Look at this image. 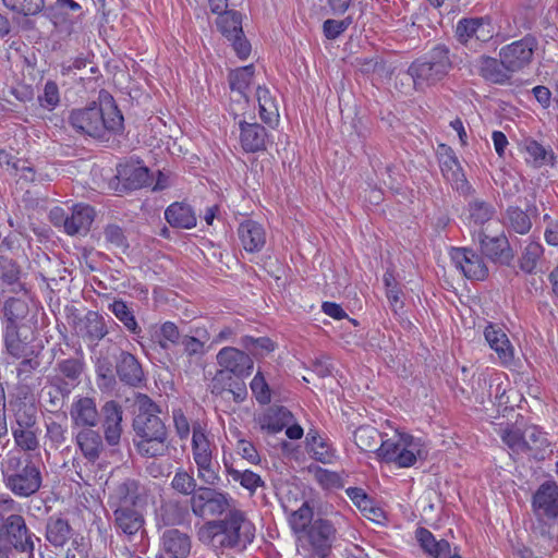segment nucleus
Instances as JSON below:
<instances>
[{
  "label": "nucleus",
  "mask_w": 558,
  "mask_h": 558,
  "mask_svg": "<svg viewBox=\"0 0 558 558\" xmlns=\"http://www.w3.org/2000/svg\"><path fill=\"white\" fill-rule=\"evenodd\" d=\"M254 536V524L236 508L230 509L225 519L208 521L198 530V539L221 553H241L253 542Z\"/></svg>",
  "instance_id": "1"
},
{
  "label": "nucleus",
  "mask_w": 558,
  "mask_h": 558,
  "mask_svg": "<svg viewBox=\"0 0 558 558\" xmlns=\"http://www.w3.org/2000/svg\"><path fill=\"white\" fill-rule=\"evenodd\" d=\"M68 121L76 132L93 137H101L106 131L118 133L123 130V116L113 97L104 90L98 102L73 110Z\"/></svg>",
  "instance_id": "2"
},
{
  "label": "nucleus",
  "mask_w": 558,
  "mask_h": 558,
  "mask_svg": "<svg viewBox=\"0 0 558 558\" xmlns=\"http://www.w3.org/2000/svg\"><path fill=\"white\" fill-rule=\"evenodd\" d=\"M449 48L437 45L424 58L411 63L407 74L412 78L415 89L434 86L442 81L452 68Z\"/></svg>",
  "instance_id": "3"
},
{
  "label": "nucleus",
  "mask_w": 558,
  "mask_h": 558,
  "mask_svg": "<svg viewBox=\"0 0 558 558\" xmlns=\"http://www.w3.org/2000/svg\"><path fill=\"white\" fill-rule=\"evenodd\" d=\"M337 539V529L330 520L318 518L296 537L302 558H327Z\"/></svg>",
  "instance_id": "4"
},
{
  "label": "nucleus",
  "mask_w": 558,
  "mask_h": 558,
  "mask_svg": "<svg viewBox=\"0 0 558 558\" xmlns=\"http://www.w3.org/2000/svg\"><path fill=\"white\" fill-rule=\"evenodd\" d=\"M3 482L15 496L29 497L39 490L43 478L40 470L32 461L23 465L20 456L11 454L3 470Z\"/></svg>",
  "instance_id": "5"
},
{
  "label": "nucleus",
  "mask_w": 558,
  "mask_h": 558,
  "mask_svg": "<svg viewBox=\"0 0 558 558\" xmlns=\"http://www.w3.org/2000/svg\"><path fill=\"white\" fill-rule=\"evenodd\" d=\"M0 538L10 550L15 554L34 558L35 542L40 539L29 530L22 514L12 513L3 515L0 512Z\"/></svg>",
  "instance_id": "6"
},
{
  "label": "nucleus",
  "mask_w": 558,
  "mask_h": 558,
  "mask_svg": "<svg viewBox=\"0 0 558 558\" xmlns=\"http://www.w3.org/2000/svg\"><path fill=\"white\" fill-rule=\"evenodd\" d=\"M377 457L385 462H393L399 468H409L427 454L421 440L411 435H399L398 440H381L376 450Z\"/></svg>",
  "instance_id": "7"
},
{
  "label": "nucleus",
  "mask_w": 558,
  "mask_h": 558,
  "mask_svg": "<svg viewBox=\"0 0 558 558\" xmlns=\"http://www.w3.org/2000/svg\"><path fill=\"white\" fill-rule=\"evenodd\" d=\"M192 454L201 482L217 486L220 483L219 468L214 463L211 445L201 424L193 425Z\"/></svg>",
  "instance_id": "8"
},
{
  "label": "nucleus",
  "mask_w": 558,
  "mask_h": 558,
  "mask_svg": "<svg viewBox=\"0 0 558 558\" xmlns=\"http://www.w3.org/2000/svg\"><path fill=\"white\" fill-rule=\"evenodd\" d=\"M216 486H199L197 492L190 498V507L195 517L206 519L219 517L233 509V498L225 492L218 490Z\"/></svg>",
  "instance_id": "9"
},
{
  "label": "nucleus",
  "mask_w": 558,
  "mask_h": 558,
  "mask_svg": "<svg viewBox=\"0 0 558 558\" xmlns=\"http://www.w3.org/2000/svg\"><path fill=\"white\" fill-rule=\"evenodd\" d=\"M216 359L220 366V369L215 375L217 381H223L230 376L247 377L254 367L251 355L234 347L222 348L217 353Z\"/></svg>",
  "instance_id": "10"
},
{
  "label": "nucleus",
  "mask_w": 558,
  "mask_h": 558,
  "mask_svg": "<svg viewBox=\"0 0 558 558\" xmlns=\"http://www.w3.org/2000/svg\"><path fill=\"white\" fill-rule=\"evenodd\" d=\"M454 32L461 45L474 50L494 37V28L485 17H463L457 23Z\"/></svg>",
  "instance_id": "11"
},
{
  "label": "nucleus",
  "mask_w": 558,
  "mask_h": 558,
  "mask_svg": "<svg viewBox=\"0 0 558 558\" xmlns=\"http://www.w3.org/2000/svg\"><path fill=\"white\" fill-rule=\"evenodd\" d=\"M138 412L133 420V429L137 438L168 434L160 417L158 405L147 396H141L137 401Z\"/></svg>",
  "instance_id": "12"
},
{
  "label": "nucleus",
  "mask_w": 558,
  "mask_h": 558,
  "mask_svg": "<svg viewBox=\"0 0 558 558\" xmlns=\"http://www.w3.org/2000/svg\"><path fill=\"white\" fill-rule=\"evenodd\" d=\"M536 48V38L527 35L520 40L504 46L499 51V58L502 64L513 73L531 63Z\"/></svg>",
  "instance_id": "13"
},
{
  "label": "nucleus",
  "mask_w": 558,
  "mask_h": 558,
  "mask_svg": "<svg viewBox=\"0 0 558 558\" xmlns=\"http://www.w3.org/2000/svg\"><path fill=\"white\" fill-rule=\"evenodd\" d=\"M481 253L496 264L509 266L514 258L508 238L504 232L497 235H489L482 229L477 234Z\"/></svg>",
  "instance_id": "14"
},
{
  "label": "nucleus",
  "mask_w": 558,
  "mask_h": 558,
  "mask_svg": "<svg viewBox=\"0 0 558 558\" xmlns=\"http://www.w3.org/2000/svg\"><path fill=\"white\" fill-rule=\"evenodd\" d=\"M450 258L457 269L471 280H485L488 277V267L483 257L468 247H452Z\"/></svg>",
  "instance_id": "15"
},
{
  "label": "nucleus",
  "mask_w": 558,
  "mask_h": 558,
  "mask_svg": "<svg viewBox=\"0 0 558 558\" xmlns=\"http://www.w3.org/2000/svg\"><path fill=\"white\" fill-rule=\"evenodd\" d=\"M54 369L58 374L49 378V381L62 397H68L72 388L81 381L84 361L78 357L64 359L56 364Z\"/></svg>",
  "instance_id": "16"
},
{
  "label": "nucleus",
  "mask_w": 558,
  "mask_h": 558,
  "mask_svg": "<svg viewBox=\"0 0 558 558\" xmlns=\"http://www.w3.org/2000/svg\"><path fill=\"white\" fill-rule=\"evenodd\" d=\"M146 496V488L135 478H125L112 488L109 495V506L117 508H137Z\"/></svg>",
  "instance_id": "17"
},
{
  "label": "nucleus",
  "mask_w": 558,
  "mask_h": 558,
  "mask_svg": "<svg viewBox=\"0 0 558 558\" xmlns=\"http://www.w3.org/2000/svg\"><path fill=\"white\" fill-rule=\"evenodd\" d=\"M104 437L109 446H117L122 435V407L114 400L107 401L100 410Z\"/></svg>",
  "instance_id": "18"
},
{
  "label": "nucleus",
  "mask_w": 558,
  "mask_h": 558,
  "mask_svg": "<svg viewBox=\"0 0 558 558\" xmlns=\"http://www.w3.org/2000/svg\"><path fill=\"white\" fill-rule=\"evenodd\" d=\"M532 506L538 515L558 518V485L554 481L543 483L533 495Z\"/></svg>",
  "instance_id": "19"
},
{
  "label": "nucleus",
  "mask_w": 558,
  "mask_h": 558,
  "mask_svg": "<svg viewBox=\"0 0 558 558\" xmlns=\"http://www.w3.org/2000/svg\"><path fill=\"white\" fill-rule=\"evenodd\" d=\"M437 157L445 179L454 184L458 190L462 189L466 184V180L453 149L448 145L440 144L437 148Z\"/></svg>",
  "instance_id": "20"
},
{
  "label": "nucleus",
  "mask_w": 558,
  "mask_h": 558,
  "mask_svg": "<svg viewBox=\"0 0 558 558\" xmlns=\"http://www.w3.org/2000/svg\"><path fill=\"white\" fill-rule=\"evenodd\" d=\"M116 373L120 381L131 387H140L145 379L141 363L126 351H121L117 356Z\"/></svg>",
  "instance_id": "21"
},
{
  "label": "nucleus",
  "mask_w": 558,
  "mask_h": 558,
  "mask_svg": "<svg viewBox=\"0 0 558 558\" xmlns=\"http://www.w3.org/2000/svg\"><path fill=\"white\" fill-rule=\"evenodd\" d=\"M191 547V538L186 533L177 529H169L161 536L159 558H186Z\"/></svg>",
  "instance_id": "22"
},
{
  "label": "nucleus",
  "mask_w": 558,
  "mask_h": 558,
  "mask_svg": "<svg viewBox=\"0 0 558 558\" xmlns=\"http://www.w3.org/2000/svg\"><path fill=\"white\" fill-rule=\"evenodd\" d=\"M474 68L480 76L492 84L504 85L511 78L510 70L502 64L501 59L481 56L474 61Z\"/></svg>",
  "instance_id": "23"
},
{
  "label": "nucleus",
  "mask_w": 558,
  "mask_h": 558,
  "mask_svg": "<svg viewBox=\"0 0 558 558\" xmlns=\"http://www.w3.org/2000/svg\"><path fill=\"white\" fill-rule=\"evenodd\" d=\"M72 423L78 427H95L99 422L96 401L89 397H78L70 409Z\"/></svg>",
  "instance_id": "24"
},
{
  "label": "nucleus",
  "mask_w": 558,
  "mask_h": 558,
  "mask_svg": "<svg viewBox=\"0 0 558 558\" xmlns=\"http://www.w3.org/2000/svg\"><path fill=\"white\" fill-rule=\"evenodd\" d=\"M74 530L69 520L59 515H51L45 525V538L54 548L64 547L73 537Z\"/></svg>",
  "instance_id": "25"
},
{
  "label": "nucleus",
  "mask_w": 558,
  "mask_h": 558,
  "mask_svg": "<svg viewBox=\"0 0 558 558\" xmlns=\"http://www.w3.org/2000/svg\"><path fill=\"white\" fill-rule=\"evenodd\" d=\"M31 327H5L3 337L8 354L14 359H22L28 356V352L33 353L27 333Z\"/></svg>",
  "instance_id": "26"
},
{
  "label": "nucleus",
  "mask_w": 558,
  "mask_h": 558,
  "mask_svg": "<svg viewBox=\"0 0 558 558\" xmlns=\"http://www.w3.org/2000/svg\"><path fill=\"white\" fill-rule=\"evenodd\" d=\"M484 337L490 349H493L502 364H510L513 360V348L508 336L501 327L488 324L484 330Z\"/></svg>",
  "instance_id": "27"
},
{
  "label": "nucleus",
  "mask_w": 558,
  "mask_h": 558,
  "mask_svg": "<svg viewBox=\"0 0 558 558\" xmlns=\"http://www.w3.org/2000/svg\"><path fill=\"white\" fill-rule=\"evenodd\" d=\"M240 143L246 153H256L266 148L267 131L258 123L240 121Z\"/></svg>",
  "instance_id": "28"
},
{
  "label": "nucleus",
  "mask_w": 558,
  "mask_h": 558,
  "mask_svg": "<svg viewBox=\"0 0 558 558\" xmlns=\"http://www.w3.org/2000/svg\"><path fill=\"white\" fill-rule=\"evenodd\" d=\"M108 323H113L109 319ZM109 332L107 320L98 312L89 311L81 320L78 333L90 343L97 344Z\"/></svg>",
  "instance_id": "29"
},
{
  "label": "nucleus",
  "mask_w": 558,
  "mask_h": 558,
  "mask_svg": "<svg viewBox=\"0 0 558 558\" xmlns=\"http://www.w3.org/2000/svg\"><path fill=\"white\" fill-rule=\"evenodd\" d=\"M239 239L243 248L250 253L262 251L266 243V231L262 225L253 220L240 223L238 228Z\"/></svg>",
  "instance_id": "30"
},
{
  "label": "nucleus",
  "mask_w": 558,
  "mask_h": 558,
  "mask_svg": "<svg viewBox=\"0 0 558 558\" xmlns=\"http://www.w3.org/2000/svg\"><path fill=\"white\" fill-rule=\"evenodd\" d=\"M95 219V210L92 206L76 204L70 208L66 233L69 235L86 234Z\"/></svg>",
  "instance_id": "31"
},
{
  "label": "nucleus",
  "mask_w": 558,
  "mask_h": 558,
  "mask_svg": "<svg viewBox=\"0 0 558 558\" xmlns=\"http://www.w3.org/2000/svg\"><path fill=\"white\" fill-rule=\"evenodd\" d=\"M117 178L129 190H137L150 184L148 168L138 163L120 165L117 169Z\"/></svg>",
  "instance_id": "32"
},
{
  "label": "nucleus",
  "mask_w": 558,
  "mask_h": 558,
  "mask_svg": "<svg viewBox=\"0 0 558 558\" xmlns=\"http://www.w3.org/2000/svg\"><path fill=\"white\" fill-rule=\"evenodd\" d=\"M22 274V267L16 260L0 255V282L3 290L7 289L12 293L25 290L21 281Z\"/></svg>",
  "instance_id": "33"
},
{
  "label": "nucleus",
  "mask_w": 558,
  "mask_h": 558,
  "mask_svg": "<svg viewBox=\"0 0 558 558\" xmlns=\"http://www.w3.org/2000/svg\"><path fill=\"white\" fill-rule=\"evenodd\" d=\"M116 527L128 536L135 535L144 525V517L137 508L113 509Z\"/></svg>",
  "instance_id": "34"
},
{
  "label": "nucleus",
  "mask_w": 558,
  "mask_h": 558,
  "mask_svg": "<svg viewBox=\"0 0 558 558\" xmlns=\"http://www.w3.org/2000/svg\"><path fill=\"white\" fill-rule=\"evenodd\" d=\"M76 442L84 457L89 461L97 460L104 450L102 437L93 427L80 430L76 435Z\"/></svg>",
  "instance_id": "35"
},
{
  "label": "nucleus",
  "mask_w": 558,
  "mask_h": 558,
  "mask_svg": "<svg viewBox=\"0 0 558 558\" xmlns=\"http://www.w3.org/2000/svg\"><path fill=\"white\" fill-rule=\"evenodd\" d=\"M28 304L21 299L10 298L4 303L5 327H31Z\"/></svg>",
  "instance_id": "36"
},
{
  "label": "nucleus",
  "mask_w": 558,
  "mask_h": 558,
  "mask_svg": "<svg viewBox=\"0 0 558 558\" xmlns=\"http://www.w3.org/2000/svg\"><path fill=\"white\" fill-rule=\"evenodd\" d=\"M165 218L171 227L191 229L196 226V216L190 205L173 203L165 211Z\"/></svg>",
  "instance_id": "37"
},
{
  "label": "nucleus",
  "mask_w": 558,
  "mask_h": 558,
  "mask_svg": "<svg viewBox=\"0 0 558 558\" xmlns=\"http://www.w3.org/2000/svg\"><path fill=\"white\" fill-rule=\"evenodd\" d=\"M504 226L508 232L527 234L533 226L531 215L519 206H509L504 215Z\"/></svg>",
  "instance_id": "38"
},
{
  "label": "nucleus",
  "mask_w": 558,
  "mask_h": 558,
  "mask_svg": "<svg viewBox=\"0 0 558 558\" xmlns=\"http://www.w3.org/2000/svg\"><path fill=\"white\" fill-rule=\"evenodd\" d=\"M226 473L231 477L233 482L239 483L243 488L247 489L251 494H254L258 487L265 485L262 477L250 470H241L234 468L233 463L225 456L222 459Z\"/></svg>",
  "instance_id": "39"
},
{
  "label": "nucleus",
  "mask_w": 558,
  "mask_h": 558,
  "mask_svg": "<svg viewBox=\"0 0 558 558\" xmlns=\"http://www.w3.org/2000/svg\"><path fill=\"white\" fill-rule=\"evenodd\" d=\"M416 538L424 551L434 558H448L451 553L449 542L446 539L437 541L427 529H417Z\"/></svg>",
  "instance_id": "40"
},
{
  "label": "nucleus",
  "mask_w": 558,
  "mask_h": 558,
  "mask_svg": "<svg viewBox=\"0 0 558 558\" xmlns=\"http://www.w3.org/2000/svg\"><path fill=\"white\" fill-rule=\"evenodd\" d=\"M306 447L313 458L322 463H331L335 458V450L331 448V445L316 429L307 432Z\"/></svg>",
  "instance_id": "41"
},
{
  "label": "nucleus",
  "mask_w": 558,
  "mask_h": 558,
  "mask_svg": "<svg viewBox=\"0 0 558 558\" xmlns=\"http://www.w3.org/2000/svg\"><path fill=\"white\" fill-rule=\"evenodd\" d=\"M168 434L134 439L137 452L143 457L156 458L166 456Z\"/></svg>",
  "instance_id": "42"
},
{
  "label": "nucleus",
  "mask_w": 558,
  "mask_h": 558,
  "mask_svg": "<svg viewBox=\"0 0 558 558\" xmlns=\"http://www.w3.org/2000/svg\"><path fill=\"white\" fill-rule=\"evenodd\" d=\"M245 377L230 376L223 381H217L216 376L213 378L211 392L222 395L225 391L232 393L235 402H242L247 397V389L244 383Z\"/></svg>",
  "instance_id": "43"
},
{
  "label": "nucleus",
  "mask_w": 558,
  "mask_h": 558,
  "mask_svg": "<svg viewBox=\"0 0 558 558\" xmlns=\"http://www.w3.org/2000/svg\"><path fill=\"white\" fill-rule=\"evenodd\" d=\"M186 515V509L174 500H168L162 502L157 511V519L159 523L166 526H172L181 524Z\"/></svg>",
  "instance_id": "44"
},
{
  "label": "nucleus",
  "mask_w": 558,
  "mask_h": 558,
  "mask_svg": "<svg viewBox=\"0 0 558 558\" xmlns=\"http://www.w3.org/2000/svg\"><path fill=\"white\" fill-rule=\"evenodd\" d=\"M353 438L361 451L376 453L380 440V433L371 425H364L354 432Z\"/></svg>",
  "instance_id": "45"
},
{
  "label": "nucleus",
  "mask_w": 558,
  "mask_h": 558,
  "mask_svg": "<svg viewBox=\"0 0 558 558\" xmlns=\"http://www.w3.org/2000/svg\"><path fill=\"white\" fill-rule=\"evenodd\" d=\"M108 308L113 315L124 325V327L134 336H140L142 332L133 311L122 300H114L109 304Z\"/></svg>",
  "instance_id": "46"
},
{
  "label": "nucleus",
  "mask_w": 558,
  "mask_h": 558,
  "mask_svg": "<svg viewBox=\"0 0 558 558\" xmlns=\"http://www.w3.org/2000/svg\"><path fill=\"white\" fill-rule=\"evenodd\" d=\"M543 254L544 248L542 244L536 241H530L522 251L519 260L520 269L526 274H534Z\"/></svg>",
  "instance_id": "47"
},
{
  "label": "nucleus",
  "mask_w": 558,
  "mask_h": 558,
  "mask_svg": "<svg viewBox=\"0 0 558 558\" xmlns=\"http://www.w3.org/2000/svg\"><path fill=\"white\" fill-rule=\"evenodd\" d=\"M216 25L219 32L227 38H234L235 35H239L243 32L242 29V16L238 11L230 10L222 14L221 16H217Z\"/></svg>",
  "instance_id": "48"
},
{
  "label": "nucleus",
  "mask_w": 558,
  "mask_h": 558,
  "mask_svg": "<svg viewBox=\"0 0 558 558\" xmlns=\"http://www.w3.org/2000/svg\"><path fill=\"white\" fill-rule=\"evenodd\" d=\"M314 520L313 509L310 507L308 502H303L298 510L291 513L289 522L293 533L298 537L312 525Z\"/></svg>",
  "instance_id": "49"
},
{
  "label": "nucleus",
  "mask_w": 558,
  "mask_h": 558,
  "mask_svg": "<svg viewBox=\"0 0 558 558\" xmlns=\"http://www.w3.org/2000/svg\"><path fill=\"white\" fill-rule=\"evenodd\" d=\"M12 436L15 445L23 451H35L39 448V427L36 428H12Z\"/></svg>",
  "instance_id": "50"
},
{
  "label": "nucleus",
  "mask_w": 558,
  "mask_h": 558,
  "mask_svg": "<svg viewBox=\"0 0 558 558\" xmlns=\"http://www.w3.org/2000/svg\"><path fill=\"white\" fill-rule=\"evenodd\" d=\"M171 487L183 496L192 497L199 486L192 474L183 469H178L171 480Z\"/></svg>",
  "instance_id": "51"
},
{
  "label": "nucleus",
  "mask_w": 558,
  "mask_h": 558,
  "mask_svg": "<svg viewBox=\"0 0 558 558\" xmlns=\"http://www.w3.org/2000/svg\"><path fill=\"white\" fill-rule=\"evenodd\" d=\"M37 425V415L36 409L34 405L21 403L19 404L15 413H14V423L11 426L12 428H36Z\"/></svg>",
  "instance_id": "52"
},
{
  "label": "nucleus",
  "mask_w": 558,
  "mask_h": 558,
  "mask_svg": "<svg viewBox=\"0 0 558 558\" xmlns=\"http://www.w3.org/2000/svg\"><path fill=\"white\" fill-rule=\"evenodd\" d=\"M11 11L24 16H33L40 13L45 7L44 0H2Z\"/></svg>",
  "instance_id": "53"
},
{
  "label": "nucleus",
  "mask_w": 558,
  "mask_h": 558,
  "mask_svg": "<svg viewBox=\"0 0 558 558\" xmlns=\"http://www.w3.org/2000/svg\"><path fill=\"white\" fill-rule=\"evenodd\" d=\"M153 339L162 349H168L170 344H177L179 342L180 331L174 323L166 322L155 331Z\"/></svg>",
  "instance_id": "54"
},
{
  "label": "nucleus",
  "mask_w": 558,
  "mask_h": 558,
  "mask_svg": "<svg viewBox=\"0 0 558 558\" xmlns=\"http://www.w3.org/2000/svg\"><path fill=\"white\" fill-rule=\"evenodd\" d=\"M241 344L248 351L250 355H263L275 350L274 342L267 337L253 338L245 336L241 339Z\"/></svg>",
  "instance_id": "55"
},
{
  "label": "nucleus",
  "mask_w": 558,
  "mask_h": 558,
  "mask_svg": "<svg viewBox=\"0 0 558 558\" xmlns=\"http://www.w3.org/2000/svg\"><path fill=\"white\" fill-rule=\"evenodd\" d=\"M470 218L475 225H484L495 215V208L484 202L475 199L469 204Z\"/></svg>",
  "instance_id": "56"
},
{
  "label": "nucleus",
  "mask_w": 558,
  "mask_h": 558,
  "mask_svg": "<svg viewBox=\"0 0 558 558\" xmlns=\"http://www.w3.org/2000/svg\"><path fill=\"white\" fill-rule=\"evenodd\" d=\"M524 452L541 451L548 446L545 433L536 426H529L524 429Z\"/></svg>",
  "instance_id": "57"
},
{
  "label": "nucleus",
  "mask_w": 558,
  "mask_h": 558,
  "mask_svg": "<svg viewBox=\"0 0 558 558\" xmlns=\"http://www.w3.org/2000/svg\"><path fill=\"white\" fill-rule=\"evenodd\" d=\"M254 75V66L246 65L240 68L230 74V87L232 90H238L240 94L244 95L245 89L248 87L253 80Z\"/></svg>",
  "instance_id": "58"
},
{
  "label": "nucleus",
  "mask_w": 558,
  "mask_h": 558,
  "mask_svg": "<svg viewBox=\"0 0 558 558\" xmlns=\"http://www.w3.org/2000/svg\"><path fill=\"white\" fill-rule=\"evenodd\" d=\"M104 238L108 245L113 248L125 252L129 248V243L124 231L118 225H108L104 229Z\"/></svg>",
  "instance_id": "59"
},
{
  "label": "nucleus",
  "mask_w": 558,
  "mask_h": 558,
  "mask_svg": "<svg viewBox=\"0 0 558 558\" xmlns=\"http://www.w3.org/2000/svg\"><path fill=\"white\" fill-rule=\"evenodd\" d=\"M525 150L530 158L533 159L537 167L543 165H553L554 155L550 150H547L544 146L538 144L536 141H530L525 145Z\"/></svg>",
  "instance_id": "60"
},
{
  "label": "nucleus",
  "mask_w": 558,
  "mask_h": 558,
  "mask_svg": "<svg viewBox=\"0 0 558 558\" xmlns=\"http://www.w3.org/2000/svg\"><path fill=\"white\" fill-rule=\"evenodd\" d=\"M349 498L353 501V504L363 512H369L374 515H377L379 509H375L373 507L372 499L367 496L364 489L359 487H349L345 490Z\"/></svg>",
  "instance_id": "61"
},
{
  "label": "nucleus",
  "mask_w": 558,
  "mask_h": 558,
  "mask_svg": "<svg viewBox=\"0 0 558 558\" xmlns=\"http://www.w3.org/2000/svg\"><path fill=\"white\" fill-rule=\"evenodd\" d=\"M501 439L513 452H524V432L519 428H506L501 433Z\"/></svg>",
  "instance_id": "62"
},
{
  "label": "nucleus",
  "mask_w": 558,
  "mask_h": 558,
  "mask_svg": "<svg viewBox=\"0 0 558 558\" xmlns=\"http://www.w3.org/2000/svg\"><path fill=\"white\" fill-rule=\"evenodd\" d=\"M251 389L256 398V400L260 404H266L270 402V390L268 384L266 383L263 374L257 372L254 378L251 381Z\"/></svg>",
  "instance_id": "63"
},
{
  "label": "nucleus",
  "mask_w": 558,
  "mask_h": 558,
  "mask_svg": "<svg viewBox=\"0 0 558 558\" xmlns=\"http://www.w3.org/2000/svg\"><path fill=\"white\" fill-rule=\"evenodd\" d=\"M39 104L43 108L52 110L59 104V89L54 82H47L45 84L44 93L38 97Z\"/></svg>",
  "instance_id": "64"
}]
</instances>
